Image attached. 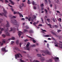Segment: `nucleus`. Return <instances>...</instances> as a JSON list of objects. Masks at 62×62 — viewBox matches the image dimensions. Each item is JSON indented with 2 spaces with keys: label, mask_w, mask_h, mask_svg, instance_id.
I'll return each mask as SVG.
<instances>
[{
  "label": "nucleus",
  "mask_w": 62,
  "mask_h": 62,
  "mask_svg": "<svg viewBox=\"0 0 62 62\" xmlns=\"http://www.w3.org/2000/svg\"><path fill=\"white\" fill-rule=\"evenodd\" d=\"M7 23L6 24V26H4V28L5 30V31L6 33V35L8 36H9L10 35H9V33L8 31V27L10 26L9 24V23L8 21H7Z\"/></svg>",
  "instance_id": "nucleus-1"
},
{
  "label": "nucleus",
  "mask_w": 62,
  "mask_h": 62,
  "mask_svg": "<svg viewBox=\"0 0 62 62\" xmlns=\"http://www.w3.org/2000/svg\"><path fill=\"white\" fill-rule=\"evenodd\" d=\"M14 18H16V17L15 16H13L12 17V19L11 20V22L13 23L14 25H16L17 26H19V25L17 24V21L16 20H13Z\"/></svg>",
  "instance_id": "nucleus-2"
},
{
  "label": "nucleus",
  "mask_w": 62,
  "mask_h": 62,
  "mask_svg": "<svg viewBox=\"0 0 62 62\" xmlns=\"http://www.w3.org/2000/svg\"><path fill=\"white\" fill-rule=\"evenodd\" d=\"M41 53H43L42 55L43 56H45L46 54H50V53L49 52L45 51V50H41Z\"/></svg>",
  "instance_id": "nucleus-3"
},
{
  "label": "nucleus",
  "mask_w": 62,
  "mask_h": 62,
  "mask_svg": "<svg viewBox=\"0 0 62 62\" xmlns=\"http://www.w3.org/2000/svg\"><path fill=\"white\" fill-rule=\"evenodd\" d=\"M4 13H2V14H1V13H0V15H1V16H3V15L5 17H7V16L6 15H7V11L6 10H5V9H4Z\"/></svg>",
  "instance_id": "nucleus-4"
},
{
  "label": "nucleus",
  "mask_w": 62,
  "mask_h": 62,
  "mask_svg": "<svg viewBox=\"0 0 62 62\" xmlns=\"http://www.w3.org/2000/svg\"><path fill=\"white\" fill-rule=\"evenodd\" d=\"M55 47H58L59 46V47L62 48V44H60V43H55Z\"/></svg>",
  "instance_id": "nucleus-5"
},
{
  "label": "nucleus",
  "mask_w": 62,
  "mask_h": 62,
  "mask_svg": "<svg viewBox=\"0 0 62 62\" xmlns=\"http://www.w3.org/2000/svg\"><path fill=\"white\" fill-rule=\"evenodd\" d=\"M28 44H27L26 46V47H24V49L25 50H28L29 51V49L30 48H28L29 47V44H30V43L29 42H28Z\"/></svg>",
  "instance_id": "nucleus-6"
},
{
  "label": "nucleus",
  "mask_w": 62,
  "mask_h": 62,
  "mask_svg": "<svg viewBox=\"0 0 62 62\" xmlns=\"http://www.w3.org/2000/svg\"><path fill=\"white\" fill-rule=\"evenodd\" d=\"M19 54H20V53H18V54H16V55H15L16 59H17V58H19L20 57Z\"/></svg>",
  "instance_id": "nucleus-7"
},
{
  "label": "nucleus",
  "mask_w": 62,
  "mask_h": 62,
  "mask_svg": "<svg viewBox=\"0 0 62 62\" xmlns=\"http://www.w3.org/2000/svg\"><path fill=\"white\" fill-rule=\"evenodd\" d=\"M6 47L2 48L1 50L2 52H8V50H6Z\"/></svg>",
  "instance_id": "nucleus-8"
},
{
  "label": "nucleus",
  "mask_w": 62,
  "mask_h": 62,
  "mask_svg": "<svg viewBox=\"0 0 62 62\" xmlns=\"http://www.w3.org/2000/svg\"><path fill=\"white\" fill-rule=\"evenodd\" d=\"M39 23V21H37V22H35L34 23H33V24L34 26H36L37 27L36 24H38Z\"/></svg>",
  "instance_id": "nucleus-9"
},
{
  "label": "nucleus",
  "mask_w": 62,
  "mask_h": 62,
  "mask_svg": "<svg viewBox=\"0 0 62 62\" xmlns=\"http://www.w3.org/2000/svg\"><path fill=\"white\" fill-rule=\"evenodd\" d=\"M16 13H17V14H18L19 15V16H20V17H23V16L22 14H21V13L19 12H17Z\"/></svg>",
  "instance_id": "nucleus-10"
},
{
  "label": "nucleus",
  "mask_w": 62,
  "mask_h": 62,
  "mask_svg": "<svg viewBox=\"0 0 62 62\" xmlns=\"http://www.w3.org/2000/svg\"><path fill=\"white\" fill-rule=\"evenodd\" d=\"M16 13H17V14H18L19 15V16H20V17H23V16L22 14H21V13L19 12H17Z\"/></svg>",
  "instance_id": "nucleus-11"
},
{
  "label": "nucleus",
  "mask_w": 62,
  "mask_h": 62,
  "mask_svg": "<svg viewBox=\"0 0 62 62\" xmlns=\"http://www.w3.org/2000/svg\"><path fill=\"white\" fill-rule=\"evenodd\" d=\"M18 33H19L18 34V35L19 38H20L21 36V34H22V32L21 31H20L18 32Z\"/></svg>",
  "instance_id": "nucleus-12"
},
{
  "label": "nucleus",
  "mask_w": 62,
  "mask_h": 62,
  "mask_svg": "<svg viewBox=\"0 0 62 62\" xmlns=\"http://www.w3.org/2000/svg\"><path fill=\"white\" fill-rule=\"evenodd\" d=\"M9 1L11 3L12 5H14V3L13 1H12L11 0H9Z\"/></svg>",
  "instance_id": "nucleus-13"
},
{
  "label": "nucleus",
  "mask_w": 62,
  "mask_h": 62,
  "mask_svg": "<svg viewBox=\"0 0 62 62\" xmlns=\"http://www.w3.org/2000/svg\"><path fill=\"white\" fill-rule=\"evenodd\" d=\"M23 4L22 3L21 5H20L19 6L20 8V9H21V8L23 7Z\"/></svg>",
  "instance_id": "nucleus-14"
},
{
  "label": "nucleus",
  "mask_w": 62,
  "mask_h": 62,
  "mask_svg": "<svg viewBox=\"0 0 62 62\" xmlns=\"http://www.w3.org/2000/svg\"><path fill=\"white\" fill-rule=\"evenodd\" d=\"M54 59L55 60V61L57 62V60H58V59H59V58L58 57H56L55 58H54Z\"/></svg>",
  "instance_id": "nucleus-15"
},
{
  "label": "nucleus",
  "mask_w": 62,
  "mask_h": 62,
  "mask_svg": "<svg viewBox=\"0 0 62 62\" xmlns=\"http://www.w3.org/2000/svg\"><path fill=\"white\" fill-rule=\"evenodd\" d=\"M43 36L45 38H47L48 37H50V35H44Z\"/></svg>",
  "instance_id": "nucleus-16"
},
{
  "label": "nucleus",
  "mask_w": 62,
  "mask_h": 62,
  "mask_svg": "<svg viewBox=\"0 0 62 62\" xmlns=\"http://www.w3.org/2000/svg\"><path fill=\"white\" fill-rule=\"evenodd\" d=\"M15 49L16 50V51H19V49L18 48V47H15Z\"/></svg>",
  "instance_id": "nucleus-17"
},
{
  "label": "nucleus",
  "mask_w": 62,
  "mask_h": 62,
  "mask_svg": "<svg viewBox=\"0 0 62 62\" xmlns=\"http://www.w3.org/2000/svg\"><path fill=\"white\" fill-rule=\"evenodd\" d=\"M40 59L41 61H44L45 60V59L44 57H41L40 58Z\"/></svg>",
  "instance_id": "nucleus-18"
},
{
  "label": "nucleus",
  "mask_w": 62,
  "mask_h": 62,
  "mask_svg": "<svg viewBox=\"0 0 62 62\" xmlns=\"http://www.w3.org/2000/svg\"><path fill=\"white\" fill-rule=\"evenodd\" d=\"M3 21V19H0V23H1V22H2ZM1 26L0 25V27ZM1 29V28L0 27V30Z\"/></svg>",
  "instance_id": "nucleus-19"
},
{
  "label": "nucleus",
  "mask_w": 62,
  "mask_h": 62,
  "mask_svg": "<svg viewBox=\"0 0 62 62\" xmlns=\"http://www.w3.org/2000/svg\"><path fill=\"white\" fill-rule=\"evenodd\" d=\"M24 32H26V33H27V32H28V30L26 29H24Z\"/></svg>",
  "instance_id": "nucleus-20"
},
{
  "label": "nucleus",
  "mask_w": 62,
  "mask_h": 62,
  "mask_svg": "<svg viewBox=\"0 0 62 62\" xmlns=\"http://www.w3.org/2000/svg\"><path fill=\"white\" fill-rule=\"evenodd\" d=\"M29 33H33L34 32L32 30H30L29 31Z\"/></svg>",
  "instance_id": "nucleus-21"
},
{
  "label": "nucleus",
  "mask_w": 62,
  "mask_h": 62,
  "mask_svg": "<svg viewBox=\"0 0 62 62\" xmlns=\"http://www.w3.org/2000/svg\"><path fill=\"white\" fill-rule=\"evenodd\" d=\"M27 37H28V38H30V39H30V40H33V39H34V38H32L30 36H28L27 35Z\"/></svg>",
  "instance_id": "nucleus-22"
},
{
  "label": "nucleus",
  "mask_w": 62,
  "mask_h": 62,
  "mask_svg": "<svg viewBox=\"0 0 62 62\" xmlns=\"http://www.w3.org/2000/svg\"><path fill=\"white\" fill-rule=\"evenodd\" d=\"M53 62V59H50L49 61H47V62Z\"/></svg>",
  "instance_id": "nucleus-23"
},
{
  "label": "nucleus",
  "mask_w": 62,
  "mask_h": 62,
  "mask_svg": "<svg viewBox=\"0 0 62 62\" xmlns=\"http://www.w3.org/2000/svg\"><path fill=\"white\" fill-rule=\"evenodd\" d=\"M37 55L38 57H41V54H37Z\"/></svg>",
  "instance_id": "nucleus-24"
},
{
  "label": "nucleus",
  "mask_w": 62,
  "mask_h": 62,
  "mask_svg": "<svg viewBox=\"0 0 62 62\" xmlns=\"http://www.w3.org/2000/svg\"><path fill=\"white\" fill-rule=\"evenodd\" d=\"M9 16V18H11V19H12V16L11 15H10Z\"/></svg>",
  "instance_id": "nucleus-25"
},
{
  "label": "nucleus",
  "mask_w": 62,
  "mask_h": 62,
  "mask_svg": "<svg viewBox=\"0 0 62 62\" xmlns=\"http://www.w3.org/2000/svg\"><path fill=\"white\" fill-rule=\"evenodd\" d=\"M47 21L48 23H50V19L49 18L47 19Z\"/></svg>",
  "instance_id": "nucleus-26"
},
{
  "label": "nucleus",
  "mask_w": 62,
  "mask_h": 62,
  "mask_svg": "<svg viewBox=\"0 0 62 62\" xmlns=\"http://www.w3.org/2000/svg\"><path fill=\"white\" fill-rule=\"evenodd\" d=\"M25 28L26 29H28L29 28V26H25Z\"/></svg>",
  "instance_id": "nucleus-27"
},
{
  "label": "nucleus",
  "mask_w": 62,
  "mask_h": 62,
  "mask_svg": "<svg viewBox=\"0 0 62 62\" xmlns=\"http://www.w3.org/2000/svg\"><path fill=\"white\" fill-rule=\"evenodd\" d=\"M15 39V38L14 37H12L11 38V40H14Z\"/></svg>",
  "instance_id": "nucleus-28"
},
{
  "label": "nucleus",
  "mask_w": 62,
  "mask_h": 62,
  "mask_svg": "<svg viewBox=\"0 0 62 62\" xmlns=\"http://www.w3.org/2000/svg\"><path fill=\"white\" fill-rule=\"evenodd\" d=\"M16 43L17 45H18V44H19V41L18 40H17L16 41Z\"/></svg>",
  "instance_id": "nucleus-29"
},
{
  "label": "nucleus",
  "mask_w": 62,
  "mask_h": 62,
  "mask_svg": "<svg viewBox=\"0 0 62 62\" xmlns=\"http://www.w3.org/2000/svg\"><path fill=\"white\" fill-rule=\"evenodd\" d=\"M10 30L9 31V32H11L12 31H13V29L12 28H10Z\"/></svg>",
  "instance_id": "nucleus-30"
},
{
  "label": "nucleus",
  "mask_w": 62,
  "mask_h": 62,
  "mask_svg": "<svg viewBox=\"0 0 62 62\" xmlns=\"http://www.w3.org/2000/svg\"><path fill=\"white\" fill-rule=\"evenodd\" d=\"M32 41L33 43H36V41L34 40V39H33Z\"/></svg>",
  "instance_id": "nucleus-31"
},
{
  "label": "nucleus",
  "mask_w": 62,
  "mask_h": 62,
  "mask_svg": "<svg viewBox=\"0 0 62 62\" xmlns=\"http://www.w3.org/2000/svg\"><path fill=\"white\" fill-rule=\"evenodd\" d=\"M49 26V27L50 28H52V25L50 24H48Z\"/></svg>",
  "instance_id": "nucleus-32"
},
{
  "label": "nucleus",
  "mask_w": 62,
  "mask_h": 62,
  "mask_svg": "<svg viewBox=\"0 0 62 62\" xmlns=\"http://www.w3.org/2000/svg\"><path fill=\"white\" fill-rule=\"evenodd\" d=\"M28 2H27V3L28 4H31V2H30V0H28Z\"/></svg>",
  "instance_id": "nucleus-33"
},
{
  "label": "nucleus",
  "mask_w": 62,
  "mask_h": 62,
  "mask_svg": "<svg viewBox=\"0 0 62 62\" xmlns=\"http://www.w3.org/2000/svg\"><path fill=\"white\" fill-rule=\"evenodd\" d=\"M36 45L35 44H34L33 45L31 46L32 47H36Z\"/></svg>",
  "instance_id": "nucleus-34"
},
{
  "label": "nucleus",
  "mask_w": 62,
  "mask_h": 62,
  "mask_svg": "<svg viewBox=\"0 0 62 62\" xmlns=\"http://www.w3.org/2000/svg\"><path fill=\"white\" fill-rule=\"evenodd\" d=\"M51 33H52V34H53V35H55V33H54L53 31H51Z\"/></svg>",
  "instance_id": "nucleus-35"
},
{
  "label": "nucleus",
  "mask_w": 62,
  "mask_h": 62,
  "mask_svg": "<svg viewBox=\"0 0 62 62\" xmlns=\"http://www.w3.org/2000/svg\"><path fill=\"white\" fill-rule=\"evenodd\" d=\"M54 27L55 28H58V26H57V25H54Z\"/></svg>",
  "instance_id": "nucleus-36"
},
{
  "label": "nucleus",
  "mask_w": 62,
  "mask_h": 62,
  "mask_svg": "<svg viewBox=\"0 0 62 62\" xmlns=\"http://www.w3.org/2000/svg\"><path fill=\"white\" fill-rule=\"evenodd\" d=\"M41 20L42 21V23H44V22H43V18H41Z\"/></svg>",
  "instance_id": "nucleus-37"
},
{
  "label": "nucleus",
  "mask_w": 62,
  "mask_h": 62,
  "mask_svg": "<svg viewBox=\"0 0 62 62\" xmlns=\"http://www.w3.org/2000/svg\"><path fill=\"white\" fill-rule=\"evenodd\" d=\"M33 8L34 9H37V7L35 6H34Z\"/></svg>",
  "instance_id": "nucleus-38"
},
{
  "label": "nucleus",
  "mask_w": 62,
  "mask_h": 62,
  "mask_svg": "<svg viewBox=\"0 0 62 62\" xmlns=\"http://www.w3.org/2000/svg\"><path fill=\"white\" fill-rule=\"evenodd\" d=\"M0 45H1L2 46V45H3V43H2L1 42H0Z\"/></svg>",
  "instance_id": "nucleus-39"
},
{
  "label": "nucleus",
  "mask_w": 62,
  "mask_h": 62,
  "mask_svg": "<svg viewBox=\"0 0 62 62\" xmlns=\"http://www.w3.org/2000/svg\"><path fill=\"white\" fill-rule=\"evenodd\" d=\"M61 31L60 30H57V32L58 33H59L60 32H61Z\"/></svg>",
  "instance_id": "nucleus-40"
},
{
  "label": "nucleus",
  "mask_w": 62,
  "mask_h": 62,
  "mask_svg": "<svg viewBox=\"0 0 62 62\" xmlns=\"http://www.w3.org/2000/svg\"><path fill=\"white\" fill-rule=\"evenodd\" d=\"M31 17H30L29 18H28V21H30H30H31Z\"/></svg>",
  "instance_id": "nucleus-41"
},
{
  "label": "nucleus",
  "mask_w": 62,
  "mask_h": 62,
  "mask_svg": "<svg viewBox=\"0 0 62 62\" xmlns=\"http://www.w3.org/2000/svg\"><path fill=\"white\" fill-rule=\"evenodd\" d=\"M32 3L33 5H35V2H34V1H33L32 2Z\"/></svg>",
  "instance_id": "nucleus-42"
},
{
  "label": "nucleus",
  "mask_w": 62,
  "mask_h": 62,
  "mask_svg": "<svg viewBox=\"0 0 62 62\" xmlns=\"http://www.w3.org/2000/svg\"><path fill=\"white\" fill-rule=\"evenodd\" d=\"M54 8L55 9H56V5H55L54 6Z\"/></svg>",
  "instance_id": "nucleus-43"
},
{
  "label": "nucleus",
  "mask_w": 62,
  "mask_h": 62,
  "mask_svg": "<svg viewBox=\"0 0 62 62\" xmlns=\"http://www.w3.org/2000/svg\"><path fill=\"white\" fill-rule=\"evenodd\" d=\"M20 60L21 62H24V61H23V60H22V59H20Z\"/></svg>",
  "instance_id": "nucleus-44"
},
{
  "label": "nucleus",
  "mask_w": 62,
  "mask_h": 62,
  "mask_svg": "<svg viewBox=\"0 0 62 62\" xmlns=\"http://www.w3.org/2000/svg\"><path fill=\"white\" fill-rule=\"evenodd\" d=\"M2 36L3 38H5V37H6V35L5 34H3L2 35Z\"/></svg>",
  "instance_id": "nucleus-45"
},
{
  "label": "nucleus",
  "mask_w": 62,
  "mask_h": 62,
  "mask_svg": "<svg viewBox=\"0 0 62 62\" xmlns=\"http://www.w3.org/2000/svg\"><path fill=\"white\" fill-rule=\"evenodd\" d=\"M2 43H6V41L4 40H3L2 41Z\"/></svg>",
  "instance_id": "nucleus-46"
},
{
  "label": "nucleus",
  "mask_w": 62,
  "mask_h": 62,
  "mask_svg": "<svg viewBox=\"0 0 62 62\" xmlns=\"http://www.w3.org/2000/svg\"><path fill=\"white\" fill-rule=\"evenodd\" d=\"M14 43V41H11V44H13Z\"/></svg>",
  "instance_id": "nucleus-47"
},
{
  "label": "nucleus",
  "mask_w": 62,
  "mask_h": 62,
  "mask_svg": "<svg viewBox=\"0 0 62 62\" xmlns=\"http://www.w3.org/2000/svg\"><path fill=\"white\" fill-rule=\"evenodd\" d=\"M57 38H58V39H60V36H57Z\"/></svg>",
  "instance_id": "nucleus-48"
},
{
  "label": "nucleus",
  "mask_w": 62,
  "mask_h": 62,
  "mask_svg": "<svg viewBox=\"0 0 62 62\" xmlns=\"http://www.w3.org/2000/svg\"><path fill=\"white\" fill-rule=\"evenodd\" d=\"M45 4H46V3H48V1L47 0H45Z\"/></svg>",
  "instance_id": "nucleus-49"
},
{
  "label": "nucleus",
  "mask_w": 62,
  "mask_h": 62,
  "mask_svg": "<svg viewBox=\"0 0 62 62\" xmlns=\"http://www.w3.org/2000/svg\"><path fill=\"white\" fill-rule=\"evenodd\" d=\"M38 26H42V24H39V25H38Z\"/></svg>",
  "instance_id": "nucleus-50"
},
{
  "label": "nucleus",
  "mask_w": 62,
  "mask_h": 62,
  "mask_svg": "<svg viewBox=\"0 0 62 62\" xmlns=\"http://www.w3.org/2000/svg\"><path fill=\"white\" fill-rule=\"evenodd\" d=\"M44 10L45 11L46 13H47V12H48V11H47V10H46V9H45Z\"/></svg>",
  "instance_id": "nucleus-51"
},
{
  "label": "nucleus",
  "mask_w": 62,
  "mask_h": 62,
  "mask_svg": "<svg viewBox=\"0 0 62 62\" xmlns=\"http://www.w3.org/2000/svg\"><path fill=\"white\" fill-rule=\"evenodd\" d=\"M28 41V40L27 39H26V40H24V42H26L27 41Z\"/></svg>",
  "instance_id": "nucleus-52"
},
{
  "label": "nucleus",
  "mask_w": 62,
  "mask_h": 62,
  "mask_svg": "<svg viewBox=\"0 0 62 62\" xmlns=\"http://www.w3.org/2000/svg\"><path fill=\"white\" fill-rule=\"evenodd\" d=\"M42 31H44V32H47V31H46V30H44L42 29Z\"/></svg>",
  "instance_id": "nucleus-53"
},
{
  "label": "nucleus",
  "mask_w": 62,
  "mask_h": 62,
  "mask_svg": "<svg viewBox=\"0 0 62 62\" xmlns=\"http://www.w3.org/2000/svg\"><path fill=\"white\" fill-rule=\"evenodd\" d=\"M41 7H43L44 6V5L43 4H42L41 5Z\"/></svg>",
  "instance_id": "nucleus-54"
},
{
  "label": "nucleus",
  "mask_w": 62,
  "mask_h": 62,
  "mask_svg": "<svg viewBox=\"0 0 62 62\" xmlns=\"http://www.w3.org/2000/svg\"><path fill=\"white\" fill-rule=\"evenodd\" d=\"M59 25L60 27V28H62V26H61V24H59Z\"/></svg>",
  "instance_id": "nucleus-55"
},
{
  "label": "nucleus",
  "mask_w": 62,
  "mask_h": 62,
  "mask_svg": "<svg viewBox=\"0 0 62 62\" xmlns=\"http://www.w3.org/2000/svg\"><path fill=\"white\" fill-rule=\"evenodd\" d=\"M1 31H4V28H2L1 29Z\"/></svg>",
  "instance_id": "nucleus-56"
},
{
  "label": "nucleus",
  "mask_w": 62,
  "mask_h": 62,
  "mask_svg": "<svg viewBox=\"0 0 62 62\" xmlns=\"http://www.w3.org/2000/svg\"><path fill=\"white\" fill-rule=\"evenodd\" d=\"M52 39H53L54 40H55V39L54 37H52Z\"/></svg>",
  "instance_id": "nucleus-57"
},
{
  "label": "nucleus",
  "mask_w": 62,
  "mask_h": 62,
  "mask_svg": "<svg viewBox=\"0 0 62 62\" xmlns=\"http://www.w3.org/2000/svg\"><path fill=\"white\" fill-rule=\"evenodd\" d=\"M53 21L54 23H55V20H54V19H53Z\"/></svg>",
  "instance_id": "nucleus-58"
},
{
  "label": "nucleus",
  "mask_w": 62,
  "mask_h": 62,
  "mask_svg": "<svg viewBox=\"0 0 62 62\" xmlns=\"http://www.w3.org/2000/svg\"><path fill=\"white\" fill-rule=\"evenodd\" d=\"M8 6H9V7H11V8H12V6L10 5H9V4H8Z\"/></svg>",
  "instance_id": "nucleus-59"
},
{
  "label": "nucleus",
  "mask_w": 62,
  "mask_h": 62,
  "mask_svg": "<svg viewBox=\"0 0 62 62\" xmlns=\"http://www.w3.org/2000/svg\"><path fill=\"white\" fill-rule=\"evenodd\" d=\"M56 12L57 13H60V12L58 11H57Z\"/></svg>",
  "instance_id": "nucleus-60"
},
{
  "label": "nucleus",
  "mask_w": 62,
  "mask_h": 62,
  "mask_svg": "<svg viewBox=\"0 0 62 62\" xmlns=\"http://www.w3.org/2000/svg\"><path fill=\"white\" fill-rule=\"evenodd\" d=\"M0 1L2 2V3H4V0H0Z\"/></svg>",
  "instance_id": "nucleus-61"
},
{
  "label": "nucleus",
  "mask_w": 62,
  "mask_h": 62,
  "mask_svg": "<svg viewBox=\"0 0 62 62\" xmlns=\"http://www.w3.org/2000/svg\"><path fill=\"white\" fill-rule=\"evenodd\" d=\"M31 22H35V21H34V19H31Z\"/></svg>",
  "instance_id": "nucleus-62"
},
{
  "label": "nucleus",
  "mask_w": 62,
  "mask_h": 62,
  "mask_svg": "<svg viewBox=\"0 0 62 62\" xmlns=\"http://www.w3.org/2000/svg\"><path fill=\"white\" fill-rule=\"evenodd\" d=\"M5 2L7 3H8V1L7 0H5Z\"/></svg>",
  "instance_id": "nucleus-63"
},
{
  "label": "nucleus",
  "mask_w": 62,
  "mask_h": 62,
  "mask_svg": "<svg viewBox=\"0 0 62 62\" xmlns=\"http://www.w3.org/2000/svg\"><path fill=\"white\" fill-rule=\"evenodd\" d=\"M19 45H20V47H21V45H22V43H19Z\"/></svg>",
  "instance_id": "nucleus-64"
}]
</instances>
